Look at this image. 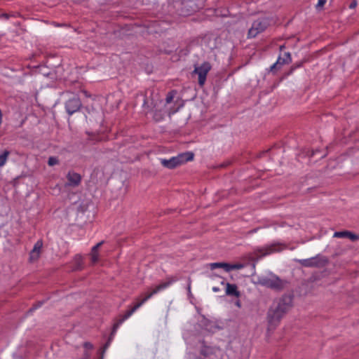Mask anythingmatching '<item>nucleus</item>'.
Here are the masks:
<instances>
[{
    "instance_id": "1",
    "label": "nucleus",
    "mask_w": 359,
    "mask_h": 359,
    "mask_svg": "<svg viewBox=\"0 0 359 359\" xmlns=\"http://www.w3.org/2000/svg\"><path fill=\"white\" fill-rule=\"evenodd\" d=\"M291 306L292 298L286 295L276 299L273 302L267 313L268 323L270 328L274 329L278 325Z\"/></svg>"
},
{
    "instance_id": "2",
    "label": "nucleus",
    "mask_w": 359,
    "mask_h": 359,
    "mask_svg": "<svg viewBox=\"0 0 359 359\" xmlns=\"http://www.w3.org/2000/svg\"><path fill=\"white\" fill-rule=\"evenodd\" d=\"M257 284L272 290L279 292L285 289L287 281L285 279H281L273 273H269L259 276L257 278Z\"/></svg>"
},
{
    "instance_id": "3",
    "label": "nucleus",
    "mask_w": 359,
    "mask_h": 359,
    "mask_svg": "<svg viewBox=\"0 0 359 359\" xmlns=\"http://www.w3.org/2000/svg\"><path fill=\"white\" fill-rule=\"evenodd\" d=\"M194 154L191 152L180 154L170 159L161 158L160 161L163 166L169 169H173L178 165L193 160Z\"/></svg>"
},
{
    "instance_id": "4",
    "label": "nucleus",
    "mask_w": 359,
    "mask_h": 359,
    "mask_svg": "<svg viewBox=\"0 0 359 359\" xmlns=\"http://www.w3.org/2000/svg\"><path fill=\"white\" fill-rule=\"evenodd\" d=\"M212 68L211 65L208 62H204L201 65H195L193 74L198 75V82L200 86H203L206 81L208 73Z\"/></svg>"
},
{
    "instance_id": "5",
    "label": "nucleus",
    "mask_w": 359,
    "mask_h": 359,
    "mask_svg": "<svg viewBox=\"0 0 359 359\" xmlns=\"http://www.w3.org/2000/svg\"><path fill=\"white\" fill-rule=\"evenodd\" d=\"M296 261L305 267H323L327 263V259L319 255L309 259Z\"/></svg>"
},
{
    "instance_id": "6",
    "label": "nucleus",
    "mask_w": 359,
    "mask_h": 359,
    "mask_svg": "<svg viewBox=\"0 0 359 359\" xmlns=\"http://www.w3.org/2000/svg\"><path fill=\"white\" fill-rule=\"evenodd\" d=\"M269 25V22L266 19H258L255 20L248 31V37L254 38L259 33L264 32Z\"/></svg>"
},
{
    "instance_id": "7",
    "label": "nucleus",
    "mask_w": 359,
    "mask_h": 359,
    "mask_svg": "<svg viewBox=\"0 0 359 359\" xmlns=\"http://www.w3.org/2000/svg\"><path fill=\"white\" fill-rule=\"evenodd\" d=\"M292 62L291 55L289 52H285L283 55H280L277 61L271 66L270 70L272 72H276L279 70L284 65L290 64Z\"/></svg>"
},
{
    "instance_id": "8",
    "label": "nucleus",
    "mask_w": 359,
    "mask_h": 359,
    "mask_svg": "<svg viewBox=\"0 0 359 359\" xmlns=\"http://www.w3.org/2000/svg\"><path fill=\"white\" fill-rule=\"evenodd\" d=\"M175 280L173 278H168L167 281L160 283L159 285H156L154 288H153L151 292L146 293L142 300L144 302H146L152 296L160 292L161 291L165 290L168 286H170L173 282H175Z\"/></svg>"
},
{
    "instance_id": "9",
    "label": "nucleus",
    "mask_w": 359,
    "mask_h": 359,
    "mask_svg": "<svg viewBox=\"0 0 359 359\" xmlns=\"http://www.w3.org/2000/svg\"><path fill=\"white\" fill-rule=\"evenodd\" d=\"M81 106L80 99L77 97H74L69 99L65 104V108L69 115L73 114L79 110Z\"/></svg>"
},
{
    "instance_id": "10",
    "label": "nucleus",
    "mask_w": 359,
    "mask_h": 359,
    "mask_svg": "<svg viewBox=\"0 0 359 359\" xmlns=\"http://www.w3.org/2000/svg\"><path fill=\"white\" fill-rule=\"evenodd\" d=\"M42 247H43V241L38 240L36 242V243L34 244V248L29 254V261L31 262H36L39 259L41 252Z\"/></svg>"
},
{
    "instance_id": "11",
    "label": "nucleus",
    "mask_w": 359,
    "mask_h": 359,
    "mask_svg": "<svg viewBox=\"0 0 359 359\" xmlns=\"http://www.w3.org/2000/svg\"><path fill=\"white\" fill-rule=\"evenodd\" d=\"M278 251H280V249L276 245H271L257 248V250H255V253L256 256L259 257H262L264 256L270 255L273 252Z\"/></svg>"
},
{
    "instance_id": "12",
    "label": "nucleus",
    "mask_w": 359,
    "mask_h": 359,
    "mask_svg": "<svg viewBox=\"0 0 359 359\" xmlns=\"http://www.w3.org/2000/svg\"><path fill=\"white\" fill-rule=\"evenodd\" d=\"M67 186L76 187H78L81 182V176L74 171H69L67 175Z\"/></svg>"
},
{
    "instance_id": "13",
    "label": "nucleus",
    "mask_w": 359,
    "mask_h": 359,
    "mask_svg": "<svg viewBox=\"0 0 359 359\" xmlns=\"http://www.w3.org/2000/svg\"><path fill=\"white\" fill-rule=\"evenodd\" d=\"M135 311L131 309L130 310L126 312V313L120 318L113 326L112 335L115 334L118 327L128 319Z\"/></svg>"
},
{
    "instance_id": "14",
    "label": "nucleus",
    "mask_w": 359,
    "mask_h": 359,
    "mask_svg": "<svg viewBox=\"0 0 359 359\" xmlns=\"http://www.w3.org/2000/svg\"><path fill=\"white\" fill-rule=\"evenodd\" d=\"M226 294L228 296H232L239 297L241 295L240 292L238 290V287L235 284H226Z\"/></svg>"
},
{
    "instance_id": "15",
    "label": "nucleus",
    "mask_w": 359,
    "mask_h": 359,
    "mask_svg": "<svg viewBox=\"0 0 359 359\" xmlns=\"http://www.w3.org/2000/svg\"><path fill=\"white\" fill-rule=\"evenodd\" d=\"M73 263H74V269H73L74 271L82 269L83 266L82 256L80 255H76L74 258Z\"/></svg>"
},
{
    "instance_id": "16",
    "label": "nucleus",
    "mask_w": 359,
    "mask_h": 359,
    "mask_svg": "<svg viewBox=\"0 0 359 359\" xmlns=\"http://www.w3.org/2000/svg\"><path fill=\"white\" fill-rule=\"evenodd\" d=\"M228 263L224 262H215L209 264V268L211 270H214L217 268H222L226 271V269H227Z\"/></svg>"
},
{
    "instance_id": "17",
    "label": "nucleus",
    "mask_w": 359,
    "mask_h": 359,
    "mask_svg": "<svg viewBox=\"0 0 359 359\" xmlns=\"http://www.w3.org/2000/svg\"><path fill=\"white\" fill-rule=\"evenodd\" d=\"M9 154L10 152L7 150H5L0 154V167H2L6 164Z\"/></svg>"
},
{
    "instance_id": "18",
    "label": "nucleus",
    "mask_w": 359,
    "mask_h": 359,
    "mask_svg": "<svg viewBox=\"0 0 359 359\" xmlns=\"http://www.w3.org/2000/svg\"><path fill=\"white\" fill-rule=\"evenodd\" d=\"M244 268V264H228L227 269H226V271L229 272L231 270H239Z\"/></svg>"
},
{
    "instance_id": "19",
    "label": "nucleus",
    "mask_w": 359,
    "mask_h": 359,
    "mask_svg": "<svg viewBox=\"0 0 359 359\" xmlns=\"http://www.w3.org/2000/svg\"><path fill=\"white\" fill-rule=\"evenodd\" d=\"M175 95H176L175 90L170 91L166 96L165 104H170L173 101V99H174V97Z\"/></svg>"
},
{
    "instance_id": "20",
    "label": "nucleus",
    "mask_w": 359,
    "mask_h": 359,
    "mask_svg": "<svg viewBox=\"0 0 359 359\" xmlns=\"http://www.w3.org/2000/svg\"><path fill=\"white\" fill-rule=\"evenodd\" d=\"M59 163V161L56 157L50 156L48 160V164L50 166H53Z\"/></svg>"
},
{
    "instance_id": "21",
    "label": "nucleus",
    "mask_w": 359,
    "mask_h": 359,
    "mask_svg": "<svg viewBox=\"0 0 359 359\" xmlns=\"http://www.w3.org/2000/svg\"><path fill=\"white\" fill-rule=\"evenodd\" d=\"M348 235V231H337L334 233V237L335 238H346Z\"/></svg>"
},
{
    "instance_id": "22",
    "label": "nucleus",
    "mask_w": 359,
    "mask_h": 359,
    "mask_svg": "<svg viewBox=\"0 0 359 359\" xmlns=\"http://www.w3.org/2000/svg\"><path fill=\"white\" fill-rule=\"evenodd\" d=\"M91 261L93 264L96 263L99 260V254L97 252H92L90 253Z\"/></svg>"
},
{
    "instance_id": "23",
    "label": "nucleus",
    "mask_w": 359,
    "mask_h": 359,
    "mask_svg": "<svg viewBox=\"0 0 359 359\" xmlns=\"http://www.w3.org/2000/svg\"><path fill=\"white\" fill-rule=\"evenodd\" d=\"M211 352V350L208 347H204L201 349V353L204 356H208Z\"/></svg>"
},
{
    "instance_id": "24",
    "label": "nucleus",
    "mask_w": 359,
    "mask_h": 359,
    "mask_svg": "<svg viewBox=\"0 0 359 359\" xmlns=\"http://www.w3.org/2000/svg\"><path fill=\"white\" fill-rule=\"evenodd\" d=\"M114 335H112V332H111V334H110V337H109V339H108V341H107V343H106V344H105V345L104 346V350H103V351H106V349L108 348V346H109V344H110V343H111V340H112V339H113V338H114Z\"/></svg>"
},
{
    "instance_id": "25",
    "label": "nucleus",
    "mask_w": 359,
    "mask_h": 359,
    "mask_svg": "<svg viewBox=\"0 0 359 359\" xmlns=\"http://www.w3.org/2000/svg\"><path fill=\"white\" fill-rule=\"evenodd\" d=\"M348 235L346 236V238H348L350 240L355 241L358 239V236H356L355 234H354L350 231H348Z\"/></svg>"
},
{
    "instance_id": "26",
    "label": "nucleus",
    "mask_w": 359,
    "mask_h": 359,
    "mask_svg": "<svg viewBox=\"0 0 359 359\" xmlns=\"http://www.w3.org/2000/svg\"><path fill=\"white\" fill-rule=\"evenodd\" d=\"M144 302L142 299L140 302H137L133 308L132 309L135 311L137 309H139Z\"/></svg>"
},
{
    "instance_id": "27",
    "label": "nucleus",
    "mask_w": 359,
    "mask_h": 359,
    "mask_svg": "<svg viewBox=\"0 0 359 359\" xmlns=\"http://www.w3.org/2000/svg\"><path fill=\"white\" fill-rule=\"evenodd\" d=\"M326 1L327 0H318L316 8H318L323 7L326 3Z\"/></svg>"
},
{
    "instance_id": "28",
    "label": "nucleus",
    "mask_w": 359,
    "mask_h": 359,
    "mask_svg": "<svg viewBox=\"0 0 359 359\" xmlns=\"http://www.w3.org/2000/svg\"><path fill=\"white\" fill-rule=\"evenodd\" d=\"M83 346L87 349H92L93 346L90 342H85Z\"/></svg>"
},
{
    "instance_id": "29",
    "label": "nucleus",
    "mask_w": 359,
    "mask_h": 359,
    "mask_svg": "<svg viewBox=\"0 0 359 359\" xmlns=\"http://www.w3.org/2000/svg\"><path fill=\"white\" fill-rule=\"evenodd\" d=\"M90 358V354L86 351L83 354V356L80 359H89Z\"/></svg>"
},
{
    "instance_id": "30",
    "label": "nucleus",
    "mask_w": 359,
    "mask_h": 359,
    "mask_svg": "<svg viewBox=\"0 0 359 359\" xmlns=\"http://www.w3.org/2000/svg\"><path fill=\"white\" fill-rule=\"evenodd\" d=\"M356 5H357L356 1H353V2L350 4L349 7H350V8H354L356 6Z\"/></svg>"
},
{
    "instance_id": "31",
    "label": "nucleus",
    "mask_w": 359,
    "mask_h": 359,
    "mask_svg": "<svg viewBox=\"0 0 359 359\" xmlns=\"http://www.w3.org/2000/svg\"><path fill=\"white\" fill-rule=\"evenodd\" d=\"M98 248H97L95 245L92 248L91 251L92 252H97Z\"/></svg>"
},
{
    "instance_id": "32",
    "label": "nucleus",
    "mask_w": 359,
    "mask_h": 359,
    "mask_svg": "<svg viewBox=\"0 0 359 359\" xmlns=\"http://www.w3.org/2000/svg\"><path fill=\"white\" fill-rule=\"evenodd\" d=\"M212 290L215 292H219V288L217 287H212Z\"/></svg>"
},
{
    "instance_id": "33",
    "label": "nucleus",
    "mask_w": 359,
    "mask_h": 359,
    "mask_svg": "<svg viewBox=\"0 0 359 359\" xmlns=\"http://www.w3.org/2000/svg\"><path fill=\"white\" fill-rule=\"evenodd\" d=\"M103 243H104L103 241H101V242L98 243L97 244H96L95 246L99 248L103 244Z\"/></svg>"
},
{
    "instance_id": "34",
    "label": "nucleus",
    "mask_w": 359,
    "mask_h": 359,
    "mask_svg": "<svg viewBox=\"0 0 359 359\" xmlns=\"http://www.w3.org/2000/svg\"><path fill=\"white\" fill-rule=\"evenodd\" d=\"M284 48H285V46L284 45L280 46V48H279L280 51H282Z\"/></svg>"
},
{
    "instance_id": "35",
    "label": "nucleus",
    "mask_w": 359,
    "mask_h": 359,
    "mask_svg": "<svg viewBox=\"0 0 359 359\" xmlns=\"http://www.w3.org/2000/svg\"><path fill=\"white\" fill-rule=\"evenodd\" d=\"M72 1L75 3H79V2L82 1L83 0H72Z\"/></svg>"
},
{
    "instance_id": "36",
    "label": "nucleus",
    "mask_w": 359,
    "mask_h": 359,
    "mask_svg": "<svg viewBox=\"0 0 359 359\" xmlns=\"http://www.w3.org/2000/svg\"><path fill=\"white\" fill-rule=\"evenodd\" d=\"M175 112H176V110H171V109H170V112H169V114H174V113H175Z\"/></svg>"
},
{
    "instance_id": "37",
    "label": "nucleus",
    "mask_w": 359,
    "mask_h": 359,
    "mask_svg": "<svg viewBox=\"0 0 359 359\" xmlns=\"http://www.w3.org/2000/svg\"><path fill=\"white\" fill-rule=\"evenodd\" d=\"M2 16L4 17L6 19L8 18V15L7 14H3Z\"/></svg>"
},
{
    "instance_id": "38",
    "label": "nucleus",
    "mask_w": 359,
    "mask_h": 359,
    "mask_svg": "<svg viewBox=\"0 0 359 359\" xmlns=\"http://www.w3.org/2000/svg\"><path fill=\"white\" fill-rule=\"evenodd\" d=\"M236 305H237L238 307H240V306H241L240 302H238L236 303Z\"/></svg>"
},
{
    "instance_id": "39",
    "label": "nucleus",
    "mask_w": 359,
    "mask_h": 359,
    "mask_svg": "<svg viewBox=\"0 0 359 359\" xmlns=\"http://www.w3.org/2000/svg\"><path fill=\"white\" fill-rule=\"evenodd\" d=\"M146 104H147V102H146V100H144V105H145Z\"/></svg>"
}]
</instances>
